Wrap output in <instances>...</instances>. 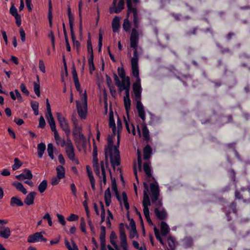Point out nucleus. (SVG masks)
Here are the masks:
<instances>
[{
	"instance_id": "f257e3e1",
	"label": "nucleus",
	"mask_w": 250,
	"mask_h": 250,
	"mask_svg": "<svg viewBox=\"0 0 250 250\" xmlns=\"http://www.w3.org/2000/svg\"><path fill=\"white\" fill-rule=\"evenodd\" d=\"M139 35L137 30L132 28L130 36V46L134 49L133 56L131 60L132 73L133 76L136 78V81L132 85V89L134 99L136 102V108L139 117L144 122L146 120L145 108L141 102V93L142 88L141 85V79L139 77L138 66L139 55L137 51V45L139 42Z\"/></svg>"
},
{
	"instance_id": "f03ea898",
	"label": "nucleus",
	"mask_w": 250,
	"mask_h": 250,
	"mask_svg": "<svg viewBox=\"0 0 250 250\" xmlns=\"http://www.w3.org/2000/svg\"><path fill=\"white\" fill-rule=\"evenodd\" d=\"M120 135L117 134V142L115 146H113V141L112 137L109 136L107 138V145L104 146L105 155H109L110 162L113 168L115 169L116 166L120 165V155L119 150L120 145Z\"/></svg>"
},
{
	"instance_id": "7ed1b4c3",
	"label": "nucleus",
	"mask_w": 250,
	"mask_h": 250,
	"mask_svg": "<svg viewBox=\"0 0 250 250\" xmlns=\"http://www.w3.org/2000/svg\"><path fill=\"white\" fill-rule=\"evenodd\" d=\"M120 135L117 134V142L115 146H113V141L112 137L109 136L107 138V145L104 146L105 155H109L110 162L113 168L115 169L116 166L120 165V155L119 150L120 145Z\"/></svg>"
},
{
	"instance_id": "20e7f679",
	"label": "nucleus",
	"mask_w": 250,
	"mask_h": 250,
	"mask_svg": "<svg viewBox=\"0 0 250 250\" xmlns=\"http://www.w3.org/2000/svg\"><path fill=\"white\" fill-rule=\"evenodd\" d=\"M150 197L152 204L154 206V208H163L162 199L159 198L160 189L158 184L157 182L150 183Z\"/></svg>"
},
{
	"instance_id": "39448f33",
	"label": "nucleus",
	"mask_w": 250,
	"mask_h": 250,
	"mask_svg": "<svg viewBox=\"0 0 250 250\" xmlns=\"http://www.w3.org/2000/svg\"><path fill=\"white\" fill-rule=\"evenodd\" d=\"M127 6L126 17L129 18L132 14L133 16V23L134 27L133 28L137 30L139 27V23L141 21V18L139 15L138 11L137 9L136 5L133 6L131 0H126Z\"/></svg>"
},
{
	"instance_id": "423d86ee",
	"label": "nucleus",
	"mask_w": 250,
	"mask_h": 250,
	"mask_svg": "<svg viewBox=\"0 0 250 250\" xmlns=\"http://www.w3.org/2000/svg\"><path fill=\"white\" fill-rule=\"evenodd\" d=\"M81 100L83 104H81L79 101H76L78 114L82 119H85L87 112V97L86 91H84L83 96H81Z\"/></svg>"
},
{
	"instance_id": "0eeeda50",
	"label": "nucleus",
	"mask_w": 250,
	"mask_h": 250,
	"mask_svg": "<svg viewBox=\"0 0 250 250\" xmlns=\"http://www.w3.org/2000/svg\"><path fill=\"white\" fill-rule=\"evenodd\" d=\"M72 121L74 125L72 134L75 142L79 144L85 143L86 139L84 135L82 134V128L78 125L77 120L72 119Z\"/></svg>"
},
{
	"instance_id": "6e6552de",
	"label": "nucleus",
	"mask_w": 250,
	"mask_h": 250,
	"mask_svg": "<svg viewBox=\"0 0 250 250\" xmlns=\"http://www.w3.org/2000/svg\"><path fill=\"white\" fill-rule=\"evenodd\" d=\"M65 152L67 157L70 160L74 162L77 165L79 164L78 159L75 157L74 146L71 140L69 138L66 140Z\"/></svg>"
},
{
	"instance_id": "1a4fd4ad",
	"label": "nucleus",
	"mask_w": 250,
	"mask_h": 250,
	"mask_svg": "<svg viewBox=\"0 0 250 250\" xmlns=\"http://www.w3.org/2000/svg\"><path fill=\"white\" fill-rule=\"evenodd\" d=\"M56 115L61 128L65 132L66 135L69 136L70 133V129L66 119L61 113H57Z\"/></svg>"
},
{
	"instance_id": "9d476101",
	"label": "nucleus",
	"mask_w": 250,
	"mask_h": 250,
	"mask_svg": "<svg viewBox=\"0 0 250 250\" xmlns=\"http://www.w3.org/2000/svg\"><path fill=\"white\" fill-rule=\"evenodd\" d=\"M93 166L95 174L99 178H101V176H100V167L98 163L97 148L95 144L93 145Z\"/></svg>"
},
{
	"instance_id": "9b49d317",
	"label": "nucleus",
	"mask_w": 250,
	"mask_h": 250,
	"mask_svg": "<svg viewBox=\"0 0 250 250\" xmlns=\"http://www.w3.org/2000/svg\"><path fill=\"white\" fill-rule=\"evenodd\" d=\"M120 237L121 239V246L123 250H127L126 236L125 233V228L123 223L119 225Z\"/></svg>"
},
{
	"instance_id": "f8f14e48",
	"label": "nucleus",
	"mask_w": 250,
	"mask_h": 250,
	"mask_svg": "<svg viewBox=\"0 0 250 250\" xmlns=\"http://www.w3.org/2000/svg\"><path fill=\"white\" fill-rule=\"evenodd\" d=\"M42 233H44L43 232H37L33 234L30 235L27 238V242L28 243H35L37 242H47V239L43 237Z\"/></svg>"
},
{
	"instance_id": "ddd939ff",
	"label": "nucleus",
	"mask_w": 250,
	"mask_h": 250,
	"mask_svg": "<svg viewBox=\"0 0 250 250\" xmlns=\"http://www.w3.org/2000/svg\"><path fill=\"white\" fill-rule=\"evenodd\" d=\"M150 163L145 162L143 164V169L145 173L146 178L148 182L151 181H154L155 183V180L154 178L152 175V169L150 166Z\"/></svg>"
},
{
	"instance_id": "4468645a",
	"label": "nucleus",
	"mask_w": 250,
	"mask_h": 250,
	"mask_svg": "<svg viewBox=\"0 0 250 250\" xmlns=\"http://www.w3.org/2000/svg\"><path fill=\"white\" fill-rule=\"evenodd\" d=\"M108 157H109V155H105V162L102 161H101L100 163V166H101V168L102 171V175L100 176H101V178H99L100 179L103 178V181L104 184V185H105L106 183V174H105V167H107L108 166Z\"/></svg>"
},
{
	"instance_id": "2eb2a0df",
	"label": "nucleus",
	"mask_w": 250,
	"mask_h": 250,
	"mask_svg": "<svg viewBox=\"0 0 250 250\" xmlns=\"http://www.w3.org/2000/svg\"><path fill=\"white\" fill-rule=\"evenodd\" d=\"M154 213L157 218L160 220H165L167 218V213L164 208H154Z\"/></svg>"
},
{
	"instance_id": "dca6fc26",
	"label": "nucleus",
	"mask_w": 250,
	"mask_h": 250,
	"mask_svg": "<svg viewBox=\"0 0 250 250\" xmlns=\"http://www.w3.org/2000/svg\"><path fill=\"white\" fill-rule=\"evenodd\" d=\"M33 177V175L31 170L28 169H24L22 173L16 175L17 179L22 181L24 179L31 180Z\"/></svg>"
},
{
	"instance_id": "f3484780",
	"label": "nucleus",
	"mask_w": 250,
	"mask_h": 250,
	"mask_svg": "<svg viewBox=\"0 0 250 250\" xmlns=\"http://www.w3.org/2000/svg\"><path fill=\"white\" fill-rule=\"evenodd\" d=\"M124 2L119 1L117 5L116 4L115 6L112 5L109 8L110 13H119L124 8Z\"/></svg>"
},
{
	"instance_id": "a211bd4d",
	"label": "nucleus",
	"mask_w": 250,
	"mask_h": 250,
	"mask_svg": "<svg viewBox=\"0 0 250 250\" xmlns=\"http://www.w3.org/2000/svg\"><path fill=\"white\" fill-rule=\"evenodd\" d=\"M36 194L37 193L35 191L29 192L24 199V203L28 206L33 205L34 204L35 197Z\"/></svg>"
},
{
	"instance_id": "6ab92c4d",
	"label": "nucleus",
	"mask_w": 250,
	"mask_h": 250,
	"mask_svg": "<svg viewBox=\"0 0 250 250\" xmlns=\"http://www.w3.org/2000/svg\"><path fill=\"white\" fill-rule=\"evenodd\" d=\"M11 235V230L9 227L6 226H0V236L2 238L7 239Z\"/></svg>"
},
{
	"instance_id": "aec40b11",
	"label": "nucleus",
	"mask_w": 250,
	"mask_h": 250,
	"mask_svg": "<svg viewBox=\"0 0 250 250\" xmlns=\"http://www.w3.org/2000/svg\"><path fill=\"white\" fill-rule=\"evenodd\" d=\"M230 211H232L234 213L237 214V208H236V203L235 202H232L229 206V209L227 210L226 212V216L227 217L228 221H229L231 220V217L229 216Z\"/></svg>"
},
{
	"instance_id": "412c9836",
	"label": "nucleus",
	"mask_w": 250,
	"mask_h": 250,
	"mask_svg": "<svg viewBox=\"0 0 250 250\" xmlns=\"http://www.w3.org/2000/svg\"><path fill=\"white\" fill-rule=\"evenodd\" d=\"M152 153V150L149 145H147L143 149V158L145 160H148L150 158Z\"/></svg>"
},
{
	"instance_id": "4be33fe9",
	"label": "nucleus",
	"mask_w": 250,
	"mask_h": 250,
	"mask_svg": "<svg viewBox=\"0 0 250 250\" xmlns=\"http://www.w3.org/2000/svg\"><path fill=\"white\" fill-rule=\"evenodd\" d=\"M120 27V18L116 16L112 22V28L114 32H118Z\"/></svg>"
},
{
	"instance_id": "5701e85b",
	"label": "nucleus",
	"mask_w": 250,
	"mask_h": 250,
	"mask_svg": "<svg viewBox=\"0 0 250 250\" xmlns=\"http://www.w3.org/2000/svg\"><path fill=\"white\" fill-rule=\"evenodd\" d=\"M109 126L110 128H112L113 136H115L116 135V128L112 112L109 113Z\"/></svg>"
},
{
	"instance_id": "b1692460",
	"label": "nucleus",
	"mask_w": 250,
	"mask_h": 250,
	"mask_svg": "<svg viewBox=\"0 0 250 250\" xmlns=\"http://www.w3.org/2000/svg\"><path fill=\"white\" fill-rule=\"evenodd\" d=\"M161 233L162 236H166L169 231V228L167 224L164 221H162L160 226Z\"/></svg>"
},
{
	"instance_id": "393cba45",
	"label": "nucleus",
	"mask_w": 250,
	"mask_h": 250,
	"mask_svg": "<svg viewBox=\"0 0 250 250\" xmlns=\"http://www.w3.org/2000/svg\"><path fill=\"white\" fill-rule=\"evenodd\" d=\"M10 205L11 206H17L18 207H21L23 205V203L20 198L14 196L11 198Z\"/></svg>"
},
{
	"instance_id": "a878e982",
	"label": "nucleus",
	"mask_w": 250,
	"mask_h": 250,
	"mask_svg": "<svg viewBox=\"0 0 250 250\" xmlns=\"http://www.w3.org/2000/svg\"><path fill=\"white\" fill-rule=\"evenodd\" d=\"M105 227L102 226L101 227V233L100 235V239L101 241V246L103 248L104 247L105 244Z\"/></svg>"
},
{
	"instance_id": "bb28decb",
	"label": "nucleus",
	"mask_w": 250,
	"mask_h": 250,
	"mask_svg": "<svg viewBox=\"0 0 250 250\" xmlns=\"http://www.w3.org/2000/svg\"><path fill=\"white\" fill-rule=\"evenodd\" d=\"M142 134L144 140L148 143L150 140L149 131L146 125H143L142 126Z\"/></svg>"
},
{
	"instance_id": "cd10ccee",
	"label": "nucleus",
	"mask_w": 250,
	"mask_h": 250,
	"mask_svg": "<svg viewBox=\"0 0 250 250\" xmlns=\"http://www.w3.org/2000/svg\"><path fill=\"white\" fill-rule=\"evenodd\" d=\"M47 120L50 126L51 130L53 132L57 130L54 119L52 115H46Z\"/></svg>"
},
{
	"instance_id": "c85d7f7f",
	"label": "nucleus",
	"mask_w": 250,
	"mask_h": 250,
	"mask_svg": "<svg viewBox=\"0 0 250 250\" xmlns=\"http://www.w3.org/2000/svg\"><path fill=\"white\" fill-rule=\"evenodd\" d=\"M16 188L21 191L23 194H26L27 193L26 189L24 188L22 184L18 182H15L12 184Z\"/></svg>"
},
{
	"instance_id": "c756f323",
	"label": "nucleus",
	"mask_w": 250,
	"mask_h": 250,
	"mask_svg": "<svg viewBox=\"0 0 250 250\" xmlns=\"http://www.w3.org/2000/svg\"><path fill=\"white\" fill-rule=\"evenodd\" d=\"M46 146L45 144L43 143H41L39 144L37 146L38 149V155L39 158H41L42 157V155L44 153V152L45 150Z\"/></svg>"
},
{
	"instance_id": "7c9ffc66",
	"label": "nucleus",
	"mask_w": 250,
	"mask_h": 250,
	"mask_svg": "<svg viewBox=\"0 0 250 250\" xmlns=\"http://www.w3.org/2000/svg\"><path fill=\"white\" fill-rule=\"evenodd\" d=\"M53 132L54 133V138L57 144L60 145L62 147H63L66 145L65 141L64 140H61L57 130Z\"/></svg>"
},
{
	"instance_id": "2f4dec72",
	"label": "nucleus",
	"mask_w": 250,
	"mask_h": 250,
	"mask_svg": "<svg viewBox=\"0 0 250 250\" xmlns=\"http://www.w3.org/2000/svg\"><path fill=\"white\" fill-rule=\"evenodd\" d=\"M111 183H112V189L114 191V192L116 194L117 199H118V201H119L120 202V204H121V198H120V195H119L118 191L116 180L115 179H114L113 180L112 179Z\"/></svg>"
},
{
	"instance_id": "473e14b6",
	"label": "nucleus",
	"mask_w": 250,
	"mask_h": 250,
	"mask_svg": "<svg viewBox=\"0 0 250 250\" xmlns=\"http://www.w3.org/2000/svg\"><path fill=\"white\" fill-rule=\"evenodd\" d=\"M168 245L171 250H174L176 247V241L174 237L169 236L167 239Z\"/></svg>"
},
{
	"instance_id": "72a5a7b5",
	"label": "nucleus",
	"mask_w": 250,
	"mask_h": 250,
	"mask_svg": "<svg viewBox=\"0 0 250 250\" xmlns=\"http://www.w3.org/2000/svg\"><path fill=\"white\" fill-rule=\"evenodd\" d=\"M117 238V237L114 231H112L110 236V243L114 247L116 250H120L118 246H117L116 243V240Z\"/></svg>"
},
{
	"instance_id": "f704fd0d",
	"label": "nucleus",
	"mask_w": 250,
	"mask_h": 250,
	"mask_svg": "<svg viewBox=\"0 0 250 250\" xmlns=\"http://www.w3.org/2000/svg\"><path fill=\"white\" fill-rule=\"evenodd\" d=\"M57 177L59 178H63L65 175V170L62 166H59L56 168Z\"/></svg>"
},
{
	"instance_id": "c9c22d12",
	"label": "nucleus",
	"mask_w": 250,
	"mask_h": 250,
	"mask_svg": "<svg viewBox=\"0 0 250 250\" xmlns=\"http://www.w3.org/2000/svg\"><path fill=\"white\" fill-rule=\"evenodd\" d=\"M124 104L127 114L130 109L131 100L129 97H124Z\"/></svg>"
},
{
	"instance_id": "e433bc0d",
	"label": "nucleus",
	"mask_w": 250,
	"mask_h": 250,
	"mask_svg": "<svg viewBox=\"0 0 250 250\" xmlns=\"http://www.w3.org/2000/svg\"><path fill=\"white\" fill-rule=\"evenodd\" d=\"M71 242L72 244V248L70 246L68 240L67 239H65L64 240L65 245L68 250H79L77 246L73 240H71Z\"/></svg>"
},
{
	"instance_id": "4c0bfd02",
	"label": "nucleus",
	"mask_w": 250,
	"mask_h": 250,
	"mask_svg": "<svg viewBox=\"0 0 250 250\" xmlns=\"http://www.w3.org/2000/svg\"><path fill=\"white\" fill-rule=\"evenodd\" d=\"M123 28L126 32H129L130 30L131 23L129 21L128 18L127 17L124 21Z\"/></svg>"
},
{
	"instance_id": "58836bf2",
	"label": "nucleus",
	"mask_w": 250,
	"mask_h": 250,
	"mask_svg": "<svg viewBox=\"0 0 250 250\" xmlns=\"http://www.w3.org/2000/svg\"><path fill=\"white\" fill-rule=\"evenodd\" d=\"M47 187V182L46 180H43L38 186V190L41 193L45 191Z\"/></svg>"
},
{
	"instance_id": "ea45409f",
	"label": "nucleus",
	"mask_w": 250,
	"mask_h": 250,
	"mask_svg": "<svg viewBox=\"0 0 250 250\" xmlns=\"http://www.w3.org/2000/svg\"><path fill=\"white\" fill-rule=\"evenodd\" d=\"M30 104L35 115L36 116L38 115L39 114V103L36 101H31Z\"/></svg>"
},
{
	"instance_id": "a19ab883",
	"label": "nucleus",
	"mask_w": 250,
	"mask_h": 250,
	"mask_svg": "<svg viewBox=\"0 0 250 250\" xmlns=\"http://www.w3.org/2000/svg\"><path fill=\"white\" fill-rule=\"evenodd\" d=\"M63 33H64V38H65V43H66V50L68 51L69 52L71 50V47H70V44L69 43V42H68V37H67V32H66V29H65V25H64V23L63 24Z\"/></svg>"
},
{
	"instance_id": "79ce46f5",
	"label": "nucleus",
	"mask_w": 250,
	"mask_h": 250,
	"mask_svg": "<svg viewBox=\"0 0 250 250\" xmlns=\"http://www.w3.org/2000/svg\"><path fill=\"white\" fill-rule=\"evenodd\" d=\"M150 205V202L149 197L148 196V194L145 193L144 194L143 196V207H148Z\"/></svg>"
},
{
	"instance_id": "37998d69",
	"label": "nucleus",
	"mask_w": 250,
	"mask_h": 250,
	"mask_svg": "<svg viewBox=\"0 0 250 250\" xmlns=\"http://www.w3.org/2000/svg\"><path fill=\"white\" fill-rule=\"evenodd\" d=\"M126 87L125 89V96L124 97H129V90L130 86V79L129 77H126Z\"/></svg>"
},
{
	"instance_id": "c03bdc74",
	"label": "nucleus",
	"mask_w": 250,
	"mask_h": 250,
	"mask_svg": "<svg viewBox=\"0 0 250 250\" xmlns=\"http://www.w3.org/2000/svg\"><path fill=\"white\" fill-rule=\"evenodd\" d=\"M47 151L48 155L50 157V158L52 160L54 159V155H53L54 146H53V145L52 144L50 143L48 145Z\"/></svg>"
},
{
	"instance_id": "a18cd8bd",
	"label": "nucleus",
	"mask_w": 250,
	"mask_h": 250,
	"mask_svg": "<svg viewBox=\"0 0 250 250\" xmlns=\"http://www.w3.org/2000/svg\"><path fill=\"white\" fill-rule=\"evenodd\" d=\"M22 165V163L18 158L14 159V164L12 166L13 170H16L19 168Z\"/></svg>"
},
{
	"instance_id": "49530a36",
	"label": "nucleus",
	"mask_w": 250,
	"mask_h": 250,
	"mask_svg": "<svg viewBox=\"0 0 250 250\" xmlns=\"http://www.w3.org/2000/svg\"><path fill=\"white\" fill-rule=\"evenodd\" d=\"M154 231L155 233V235L156 236V239L160 242V243L163 246H165L166 244L164 243V242L163 241L162 238L161 237L160 234H159V229L156 228V227H155L154 228Z\"/></svg>"
},
{
	"instance_id": "de8ad7c7",
	"label": "nucleus",
	"mask_w": 250,
	"mask_h": 250,
	"mask_svg": "<svg viewBox=\"0 0 250 250\" xmlns=\"http://www.w3.org/2000/svg\"><path fill=\"white\" fill-rule=\"evenodd\" d=\"M154 231L155 233V235L156 236V239L160 242V243L163 246H165L166 244L164 243V242L163 241L162 238L161 237L160 234H159V229L156 228V227H155L154 228Z\"/></svg>"
},
{
	"instance_id": "09e8293b",
	"label": "nucleus",
	"mask_w": 250,
	"mask_h": 250,
	"mask_svg": "<svg viewBox=\"0 0 250 250\" xmlns=\"http://www.w3.org/2000/svg\"><path fill=\"white\" fill-rule=\"evenodd\" d=\"M52 5L51 3V0H49V9H48V18L49 21V24L51 26L52 25Z\"/></svg>"
},
{
	"instance_id": "8fccbe9b",
	"label": "nucleus",
	"mask_w": 250,
	"mask_h": 250,
	"mask_svg": "<svg viewBox=\"0 0 250 250\" xmlns=\"http://www.w3.org/2000/svg\"><path fill=\"white\" fill-rule=\"evenodd\" d=\"M122 197L125 207L127 210H128L129 209V205L127 200V195L125 192L122 193Z\"/></svg>"
},
{
	"instance_id": "3c124183",
	"label": "nucleus",
	"mask_w": 250,
	"mask_h": 250,
	"mask_svg": "<svg viewBox=\"0 0 250 250\" xmlns=\"http://www.w3.org/2000/svg\"><path fill=\"white\" fill-rule=\"evenodd\" d=\"M198 28L197 27H192L189 28L186 31V35L187 36L194 35L196 34Z\"/></svg>"
},
{
	"instance_id": "603ef678",
	"label": "nucleus",
	"mask_w": 250,
	"mask_h": 250,
	"mask_svg": "<svg viewBox=\"0 0 250 250\" xmlns=\"http://www.w3.org/2000/svg\"><path fill=\"white\" fill-rule=\"evenodd\" d=\"M118 73L120 78L123 80H126V77H125V73L124 69L123 68H120L119 67L118 68Z\"/></svg>"
},
{
	"instance_id": "864d4df0",
	"label": "nucleus",
	"mask_w": 250,
	"mask_h": 250,
	"mask_svg": "<svg viewBox=\"0 0 250 250\" xmlns=\"http://www.w3.org/2000/svg\"><path fill=\"white\" fill-rule=\"evenodd\" d=\"M34 90L37 96H40V85L39 83L34 82Z\"/></svg>"
},
{
	"instance_id": "5fc2aeb1",
	"label": "nucleus",
	"mask_w": 250,
	"mask_h": 250,
	"mask_svg": "<svg viewBox=\"0 0 250 250\" xmlns=\"http://www.w3.org/2000/svg\"><path fill=\"white\" fill-rule=\"evenodd\" d=\"M74 82L77 90L79 91V92L81 94V97L82 96H83V94L82 93L83 91L81 88V85L79 83V80H76L75 81H74Z\"/></svg>"
},
{
	"instance_id": "6e6d98bb",
	"label": "nucleus",
	"mask_w": 250,
	"mask_h": 250,
	"mask_svg": "<svg viewBox=\"0 0 250 250\" xmlns=\"http://www.w3.org/2000/svg\"><path fill=\"white\" fill-rule=\"evenodd\" d=\"M117 86L119 88L118 91L119 92H121L124 90H125V89L126 87V83L125 80H123V81H122V83H120V85Z\"/></svg>"
},
{
	"instance_id": "4d7b16f0",
	"label": "nucleus",
	"mask_w": 250,
	"mask_h": 250,
	"mask_svg": "<svg viewBox=\"0 0 250 250\" xmlns=\"http://www.w3.org/2000/svg\"><path fill=\"white\" fill-rule=\"evenodd\" d=\"M57 216L58 217L59 223L62 226H65L66 224V222L65 221L64 216L62 215L59 213L57 214Z\"/></svg>"
},
{
	"instance_id": "13d9d810",
	"label": "nucleus",
	"mask_w": 250,
	"mask_h": 250,
	"mask_svg": "<svg viewBox=\"0 0 250 250\" xmlns=\"http://www.w3.org/2000/svg\"><path fill=\"white\" fill-rule=\"evenodd\" d=\"M80 229L83 232L86 233L85 223L83 217L81 218Z\"/></svg>"
},
{
	"instance_id": "bf43d9fd",
	"label": "nucleus",
	"mask_w": 250,
	"mask_h": 250,
	"mask_svg": "<svg viewBox=\"0 0 250 250\" xmlns=\"http://www.w3.org/2000/svg\"><path fill=\"white\" fill-rule=\"evenodd\" d=\"M87 51L89 54H93L92 45L90 40L87 41Z\"/></svg>"
},
{
	"instance_id": "052dcab7",
	"label": "nucleus",
	"mask_w": 250,
	"mask_h": 250,
	"mask_svg": "<svg viewBox=\"0 0 250 250\" xmlns=\"http://www.w3.org/2000/svg\"><path fill=\"white\" fill-rule=\"evenodd\" d=\"M137 159H138V167L140 169V170H141V166H142V160H141V153L140 151L138 149L137 150Z\"/></svg>"
},
{
	"instance_id": "680f3d73",
	"label": "nucleus",
	"mask_w": 250,
	"mask_h": 250,
	"mask_svg": "<svg viewBox=\"0 0 250 250\" xmlns=\"http://www.w3.org/2000/svg\"><path fill=\"white\" fill-rule=\"evenodd\" d=\"M44 219L47 220L48 221V225L50 226H52L53 225L51 218L48 213H46L43 217Z\"/></svg>"
},
{
	"instance_id": "e2e57ef3",
	"label": "nucleus",
	"mask_w": 250,
	"mask_h": 250,
	"mask_svg": "<svg viewBox=\"0 0 250 250\" xmlns=\"http://www.w3.org/2000/svg\"><path fill=\"white\" fill-rule=\"evenodd\" d=\"M117 128H118V130H117V134H118V133L120 134V133L121 132V131L122 129V121L119 118H118V120H117Z\"/></svg>"
},
{
	"instance_id": "0e129e2a",
	"label": "nucleus",
	"mask_w": 250,
	"mask_h": 250,
	"mask_svg": "<svg viewBox=\"0 0 250 250\" xmlns=\"http://www.w3.org/2000/svg\"><path fill=\"white\" fill-rule=\"evenodd\" d=\"M39 67L40 70L43 73L45 72V67L43 62V61L42 60H40L39 62Z\"/></svg>"
},
{
	"instance_id": "69168bd1",
	"label": "nucleus",
	"mask_w": 250,
	"mask_h": 250,
	"mask_svg": "<svg viewBox=\"0 0 250 250\" xmlns=\"http://www.w3.org/2000/svg\"><path fill=\"white\" fill-rule=\"evenodd\" d=\"M79 216L74 214H71L67 218V220L68 221H74L78 219Z\"/></svg>"
},
{
	"instance_id": "338daca9",
	"label": "nucleus",
	"mask_w": 250,
	"mask_h": 250,
	"mask_svg": "<svg viewBox=\"0 0 250 250\" xmlns=\"http://www.w3.org/2000/svg\"><path fill=\"white\" fill-rule=\"evenodd\" d=\"M45 125V121L43 116H41L39 119V127L43 128Z\"/></svg>"
},
{
	"instance_id": "774afa93",
	"label": "nucleus",
	"mask_w": 250,
	"mask_h": 250,
	"mask_svg": "<svg viewBox=\"0 0 250 250\" xmlns=\"http://www.w3.org/2000/svg\"><path fill=\"white\" fill-rule=\"evenodd\" d=\"M10 13L13 16H15L16 15H17V14H19L18 13V11H17V8L13 5L10 7Z\"/></svg>"
}]
</instances>
